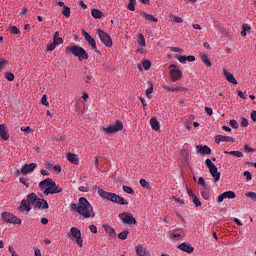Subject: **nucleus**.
Instances as JSON below:
<instances>
[{
    "mask_svg": "<svg viewBox=\"0 0 256 256\" xmlns=\"http://www.w3.org/2000/svg\"><path fill=\"white\" fill-rule=\"evenodd\" d=\"M70 211H72V213H78L79 215H82L84 219H89V217H95L93 206L87 201V198L85 197H81L77 204H71Z\"/></svg>",
    "mask_w": 256,
    "mask_h": 256,
    "instance_id": "1",
    "label": "nucleus"
},
{
    "mask_svg": "<svg viewBox=\"0 0 256 256\" xmlns=\"http://www.w3.org/2000/svg\"><path fill=\"white\" fill-rule=\"evenodd\" d=\"M98 194L103 199H107V201H111L112 203H116L117 205H129V202H127V200H125L123 197H121L115 193H111V192H107L103 189H99Z\"/></svg>",
    "mask_w": 256,
    "mask_h": 256,
    "instance_id": "2",
    "label": "nucleus"
},
{
    "mask_svg": "<svg viewBox=\"0 0 256 256\" xmlns=\"http://www.w3.org/2000/svg\"><path fill=\"white\" fill-rule=\"evenodd\" d=\"M38 199L39 197H37V194L33 192L28 194L27 199L21 201L19 211H27V213H29V211H31V206L35 207Z\"/></svg>",
    "mask_w": 256,
    "mask_h": 256,
    "instance_id": "3",
    "label": "nucleus"
},
{
    "mask_svg": "<svg viewBox=\"0 0 256 256\" xmlns=\"http://www.w3.org/2000/svg\"><path fill=\"white\" fill-rule=\"evenodd\" d=\"M65 53H72V55L78 57L79 61H86V59H89V54H87V51L77 45L67 46Z\"/></svg>",
    "mask_w": 256,
    "mask_h": 256,
    "instance_id": "4",
    "label": "nucleus"
},
{
    "mask_svg": "<svg viewBox=\"0 0 256 256\" xmlns=\"http://www.w3.org/2000/svg\"><path fill=\"white\" fill-rule=\"evenodd\" d=\"M205 163L206 167H208L210 171V174L214 178L215 183H217L219 179H221V172H219L217 166L213 163V161H211V159H206Z\"/></svg>",
    "mask_w": 256,
    "mask_h": 256,
    "instance_id": "5",
    "label": "nucleus"
},
{
    "mask_svg": "<svg viewBox=\"0 0 256 256\" xmlns=\"http://www.w3.org/2000/svg\"><path fill=\"white\" fill-rule=\"evenodd\" d=\"M118 217L122 220L124 225H129V227H133V225H137V220L133 217V214L129 212H123L118 215Z\"/></svg>",
    "mask_w": 256,
    "mask_h": 256,
    "instance_id": "6",
    "label": "nucleus"
},
{
    "mask_svg": "<svg viewBox=\"0 0 256 256\" xmlns=\"http://www.w3.org/2000/svg\"><path fill=\"white\" fill-rule=\"evenodd\" d=\"M2 220L4 221V223H11L12 225H21L20 218L15 216L11 212L2 213Z\"/></svg>",
    "mask_w": 256,
    "mask_h": 256,
    "instance_id": "7",
    "label": "nucleus"
},
{
    "mask_svg": "<svg viewBox=\"0 0 256 256\" xmlns=\"http://www.w3.org/2000/svg\"><path fill=\"white\" fill-rule=\"evenodd\" d=\"M169 69L171 81L175 82L181 80V77H183V72L181 71V69H179L177 65L171 64L169 66Z\"/></svg>",
    "mask_w": 256,
    "mask_h": 256,
    "instance_id": "8",
    "label": "nucleus"
},
{
    "mask_svg": "<svg viewBox=\"0 0 256 256\" xmlns=\"http://www.w3.org/2000/svg\"><path fill=\"white\" fill-rule=\"evenodd\" d=\"M97 35H98L101 43H103V45H105V47H113V40L111 39V36H109V34H107L105 31H103L101 29H98Z\"/></svg>",
    "mask_w": 256,
    "mask_h": 256,
    "instance_id": "9",
    "label": "nucleus"
},
{
    "mask_svg": "<svg viewBox=\"0 0 256 256\" xmlns=\"http://www.w3.org/2000/svg\"><path fill=\"white\" fill-rule=\"evenodd\" d=\"M118 131H123V122L117 120L114 125L103 128V133H108V135H115Z\"/></svg>",
    "mask_w": 256,
    "mask_h": 256,
    "instance_id": "10",
    "label": "nucleus"
},
{
    "mask_svg": "<svg viewBox=\"0 0 256 256\" xmlns=\"http://www.w3.org/2000/svg\"><path fill=\"white\" fill-rule=\"evenodd\" d=\"M82 35L88 45L92 47L96 53H101V51L97 50V41H95L94 38H92L85 30H82Z\"/></svg>",
    "mask_w": 256,
    "mask_h": 256,
    "instance_id": "11",
    "label": "nucleus"
},
{
    "mask_svg": "<svg viewBox=\"0 0 256 256\" xmlns=\"http://www.w3.org/2000/svg\"><path fill=\"white\" fill-rule=\"evenodd\" d=\"M70 233L74 239H76V243L79 247H83V238L81 237V230L77 227H72L70 229Z\"/></svg>",
    "mask_w": 256,
    "mask_h": 256,
    "instance_id": "12",
    "label": "nucleus"
},
{
    "mask_svg": "<svg viewBox=\"0 0 256 256\" xmlns=\"http://www.w3.org/2000/svg\"><path fill=\"white\" fill-rule=\"evenodd\" d=\"M62 192H63V188H61L60 186H57V183L54 182V186L51 185L50 187L44 190V195L45 197H47L48 195H55L56 193H62Z\"/></svg>",
    "mask_w": 256,
    "mask_h": 256,
    "instance_id": "13",
    "label": "nucleus"
},
{
    "mask_svg": "<svg viewBox=\"0 0 256 256\" xmlns=\"http://www.w3.org/2000/svg\"><path fill=\"white\" fill-rule=\"evenodd\" d=\"M215 143L219 145V143H235V138H232L230 136H224V135H216L214 137Z\"/></svg>",
    "mask_w": 256,
    "mask_h": 256,
    "instance_id": "14",
    "label": "nucleus"
},
{
    "mask_svg": "<svg viewBox=\"0 0 256 256\" xmlns=\"http://www.w3.org/2000/svg\"><path fill=\"white\" fill-rule=\"evenodd\" d=\"M235 197H237V195L235 194V192L233 191H226L224 193H222L220 196H218V203H223V201H225V199H235Z\"/></svg>",
    "mask_w": 256,
    "mask_h": 256,
    "instance_id": "15",
    "label": "nucleus"
},
{
    "mask_svg": "<svg viewBox=\"0 0 256 256\" xmlns=\"http://www.w3.org/2000/svg\"><path fill=\"white\" fill-rule=\"evenodd\" d=\"M34 209H40L41 211L49 209V203L43 198H38L36 204L34 205Z\"/></svg>",
    "mask_w": 256,
    "mask_h": 256,
    "instance_id": "16",
    "label": "nucleus"
},
{
    "mask_svg": "<svg viewBox=\"0 0 256 256\" xmlns=\"http://www.w3.org/2000/svg\"><path fill=\"white\" fill-rule=\"evenodd\" d=\"M37 168V163H30L23 166L20 173L22 175H27V173H31V171H34Z\"/></svg>",
    "mask_w": 256,
    "mask_h": 256,
    "instance_id": "17",
    "label": "nucleus"
},
{
    "mask_svg": "<svg viewBox=\"0 0 256 256\" xmlns=\"http://www.w3.org/2000/svg\"><path fill=\"white\" fill-rule=\"evenodd\" d=\"M223 75L225 79L228 81V83H232V85H237V79H235V76L231 74L227 69H223Z\"/></svg>",
    "mask_w": 256,
    "mask_h": 256,
    "instance_id": "18",
    "label": "nucleus"
},
{
    "mask_svg": "<svg viewBox=\"0 0 256 256\" xmlns=\"http://www.w3.org/2000/svg\"><path fill=\"white\" fill-rule=\"evenodd\" d=\"M51 185L55 186V181H53V179L51 178H46L45 180L41 181L38 185V187L40 189H47L49 188Z\"/></svg>",
    "mask_w": 256,
    "mask_h": 256,
    "instance_id": "19",
    "label": "nucleus"
},
{
    "mask_svg": "<svg viewBox=\"0 0 256 256\" xmlns=\"http://www.w3.org/2000/svg\"><path fill=\"white\" fill-rule=\"evenodd\" d=\"M0 137L4 141H9V132L7 131L5 124L0 125Z\"/></svg>",
    "mask_w": 256,
    "mask_h": 256,
    "instance_id": "20",
    "label": "nucleus"
},
{
    "mask_svg": "<svg viewBox=\"0 0 256 256\" xmlns=\"http://www.w3.org/2000/svg\"><path fill=\"white\" fill-rule=\"evenodd\" d=\"M178 249L181 251H184L185 253H193L195 251V248L191 246V244L182 243L178 246Z\"/></svg>",
    "mask_w": 256,
    "mask_h": 256,
    "instance_id": "21",
    "label": "nucleus"
},
{
    "mask_svg": "<svg viewBox=\"0 0 256 256\" xmlns=\"http://www.w3.org/2000/svg\"><path fill=\"white\" fill-rule=\"evenodd\" d=\"M136 253L138 256H151V254H149L147 249L143 248V245L141 244H138L136 246Z\"/></svg>",
    "mask_w": 256,
    "mask_h": 256,
    "instance_id": "22",
    "label": "nucleus"
},
{
    "mask_svg": "<svg viewBox=\"0 0 256 256\" xmlns=\"http://www.w3.org/2000/svg\"><path fill=\"white\" fill-rule=\"evenodd\" d=\"M141 16L144 17L146 21H149L150 23H158L159 19H157L155 16L148 14L147 12H141Z\"/></svg>",
    "mask_w": 256,
    "mask_h": 256,
    "instance_id": "23",
    "label": "nucleus"
},
{
    "mask_svg": "<svg viewBox=\"0 0 256 256\" xmlns=\"http://www.w3.org/2000/svg\"><path fill=\"white\" fill-rule=\"evenodd\" d=\"M197 149L199 151V153H201L202 155H211V148H209V146L207 145H198Z\"/></svg>",
    "mask_w": 256,
    "mask_h": 256,
    "instance_id": "24",
    "label": "nucleus"
},
{
    "mask_svg": "<svg viewBox=\"0 0 256 256\" xmlns=\"http://www.w3.org/2000/svg\"><path fill=\"white\" fill-rule=\"evenodd\" d=\"M67 159L70 161V163H73V165H77L79 163V156L74 153H68Z\"/></svg>",
    "mask_w": 256,
    "mask_h": 256,
    "instance_id": "25",
    "label": "nucleus"
},
{
    "mask_svg": "<svg viewBox=\"0 0 256 256\" xmlns=\"http://www.w3.org/2000/svg\"><path fill=\"white\" fill-rule=\"evenodd\" d=\"M150 125H151L153 131H159L160 125H159V121L157 120V118H151Z\"/></svg>",
    "mask_w": 256,
    "mask_h": 256,
    "instance_id": "26",
    "label": "nucleus"
},
{
    "mask_svg": "<svg viewBox=\"0 0 256 256\" xmlns=\"http://www.w3.org/2000/svg\"><path fill=\"white\" fill-rule=\"evenodd\" d=\"M104 229L107 235H109V237H115V235H117V233L115 232V229L109 225H104Z\"/></svg>",
    "mask_w": 256,
    "mask_h": 256,
    "instance_id": "27",
    "label": "nucleus"
},
{
    "mask_svg": "<svg viewBox=\"0 0 256 256\" xmlns=\"http://www.w3.org/2000/svg\"><path fill=\"white\" fill-rule=\"evenodd\" d=\"M91 15L94 17V19H101V17H103V12H101L99 9H93L91 11Z\"/></svg>",
    "mask_w": 256,
    "mask_h": 256,
    "instance_id": "28",
    "label": "nucleus"
},
{
    "mask_svg": "<svg viewBox=\"0 0 256 256\" xmlns=\"http://www.w3.org/2000/svg\"><path fill=\"white\" fill-rule=\"evenodd\" d=\"M250 31H251V26L249 24L242 25V31H241L242 37H247V32H250Z\"/></svg>",
    "mask_w": 256,
    "mask_h": 256,
    "instance_id": "29",
    "label": "nucleus"
},
{
    "mask_svg": "<svg viewBox=\"0 0 256 256\" xmlns=\"http://www.w3.org/2000/svg\"><path fill=\"white\" fill-rule=\"evenodd\" d=\"M53 42L58 45H63V38L59 37V32H55L53 35Z\"/></svg>",
    "mask_w": 256,
    "mask_h": 256,
    "instance_id": "30",
    "label": "nucleus"
},
{
    "mask_svg": "<svg viewBox=\"0 0 256 256\" xmlns=\"http://www.w3.org/2000/svg\"><path fill=\"white\" fill-rule=\"evenodd\" d=\"M201 61L202 63H204V65H206V67H211V60H209V57L207 56V54H203L201 55Z\"/></svg>",
    "mask_w": 256,
    "mask_h": 256,
    "instance_id": "31",
    "label": "nucleus"
},
{
    "mask_svg": "<svg viewBox=\"0 0 256 256\" xmlns=\"http://www.w3.org/2000/svg\"><path fill=\"white\" fill-rule=\"evenodd\" d=\"M226 155H234V157H243V152L241 151H225Z\"/></svg>",
    "mask_w": 256,
    "mask_h": 256,
    "instance_id": "32",
    "label": "nucleus"
},
{
    "mask_svg": "<svg viewBox=\"0 0 256 256\" xmlns=\"http://www.w3.org/2000/svg\"><path fill=\"white\" fill-rule=\"evenodd\" d=\"M127 235H129V230H123L118 234V239L125 241V239H127Z\"/></svg>",
    "mask_w": 256,
    "mask_h": 256,
    "instance_id": "33",
    "label": "nucleus"
},
{
    "mask_svg": "<svg viewBox=\"0 0 256 256\" xmlns=\"http://www.w3.org/2000/svg\"><path fill=\"white\" fill-rule=\"evenodd\" d=\"M170 19L172 23H183V18L176 16V15H171Z\"/></svg>",
    "mask_w": 256,
    "mask_h": 256,
    "instance_id": "34",
    "label": "nucleus"
},
{
    "mask_svg": "<svg viewBox=\"0 0 256 256\" xmlns=\"http://www.w3.org/2000/svg\"><path fill=\"white\" fill-rule=\"evenodd\" d=\"M139 183H140L141 187H144V189H151V184H149V182H147V180L140 179Z\"/></svg>",
    "mask_w": 256,
    "mask_h": 256,
    "instance_id": "35",
    "label": "nucleus"
},
{
    "mask_svg": "<svg viewBox=\"0 0 256 256\" xmlns=\"http://www.w3.org/2000/svg\"><path fill=\"white\" fill-rule=\"evenodd\" d=\"M62 14H63L65 17H71V8H69L68 6H64V7H63Z\"/></svg>",
    "mask_w": 256,
    "mask_h": 256,
    "instance_id": "36",
    "label": "nucleus"
},
{
    "mask_svg": "<svg viewBox=\"0 0 256 256\" xmlns=\"http://www.w3.org/2000/svg\"><path fill=\"white\" fill-rule=\"evenodd\" d=\"M138 43H139V45H141V47H145L147 45L145 43V36H143V34H139Z\"/></svg>",
    "mask_w": 256,
    "mask_h": 256,
    "instance_id": "37",
    "label": "nucleus"
},
{
    "mask_svg": "<svg viewBox=\"0 0 256 256\" xmlns=\"http://www.w3.org/2000/svg\"><path fill=\"white\" fill-rule=\"evenodd\" d=\"M4 77L7 79V81H15V74L11 72L5 73Z\"/></svg>",
    "mask_w": 256,
    "mask_h": 256,
    "instance_id": "38",
    "label": "nucleus"
},
{
    "mask_svg": "<svg viewBox=\"0 0 256 256\" xmlns=\"http://www.w3.org/2000/svg\"><path fill=\"white\" fill-rule=\"evenodd\" d=\"M7 65H9L8 60L0 59V71H3V69H5V67H7Z\"/></svg>",
    "mask_w": 256,
    "mask_h": 256,
    "instance_id": "39",
    "label": "nucleus"
},
{
    "mask_svg": "<svg viewBox=\"0 0 256 256\" xmlns=\"http://www.w3.org/2000/svg\"><path fill=\"white\" fill-rule=\"evenodd\" d=\"M163 89H165L166 91H169V92H175V91H179L180 90L179 87H171V86H167V85H164Z\"/></svg>",
    "mask_w": 256,
    "mask_h": 256,
    "instance_id": "40",
    "label": "nucleus"
},
{
    "mask_svg": "<svg viewBox=\"0 0 256 256\" xmlns=\"http://www.w3.org/2000/svg\"><path fill=\"white\" fill-rule=\"evenodd\" d=\"M123 191L128 193V195H133L135 193V190L129 186H123Z\"/></svg>",
    "mask_w": 256,
    "mask_h": 256,
    "instance_id": "41",
    "label": "nucleus"
},
{
    "mask_svg": "<svg viewBox=\"0 0 256 256\" xmlns=\"http://www.w3.org/2000/svg\"><path fill=\"white\" fill-rule=\"evenodd\" d=\"M135 3H137V0H130L128 4L129 11H135Z\"/></svg>",
    "mask_w": 256,
    "mask_h": 256,
    "instance_id": "42",
    "label": "nucleus"
},
{
    "mask_svg": "<svg viewBox=\"0 0 256 256\" xmlns=\"http://www.w3.org/2000/svg\"><path fill=\"white\" fill-rule=\"evenodd\" d=\"M175 59L179 60L180 63H187V56L176 55Z\"/></svg>",
    "mask_w": 256,
    "mask_h": 256,
    "instance_id": "43",
    "label": "nucleus"
},
{
    "mask_svg": "<svg viewBox=\"0 0 256 256\" xmlns=\"http://www.w3.org/2000/svg\"><path fill=\"white\" fill-rule=\"evenodd\" d=\"M142 66L144 67V69L147 71L148 69H151V61L149 60H144L142 62Z\"/></svg>",
    "mask_w": 256,
    "mask_h": 256,
    "instance_id": "44",
    "label": "nucleus"
},
{
    "mask_svg": "<svg viewBox=\"0 0 256 256\" xmlns=\"http://www.w3.org/2000/svg\"><path fill=\"white\" fill-rule=\"evenodd\" d=\"M10 33H13L14 35H19L21 33V30L17 28L16 26L10 27Z\"/></svg>",
    "mask_w": 256,
    "mask_h": 256,
    "instance_id": "45",
    "label": "nucleus"
},
{
    "mask_svg": "<svg viewBox=\"0 0 256 256\" xmlns=\"http://www.w3.org/2000/svg\"><path fill=\"white\" fill-rule=\"evenodd\" d=\"M201 195H202V197H203V199H209V190L208 189H203L202 191H201Z\"/></svg>",
    "mask_w": 256,
    "mask_h": 256,
    "instance_id": "46",
    "label": "nucleus"
},
{
    "mask_svg": "<svg viewBox=\"0 0 256 256\" xmlns=\"http://www.w3.org/2000/svg\"><path fill=\"white\" fill-rule=\"evenodd\" d=\"M230 126L233 129H239V122H237V120H230Z\"/></svg>",
    "mask_w": 256,
    "mask_h": 256,
    "instance_id": "47",
    "label": "nucleus"
},
{
    "mask_svg": "<svg viewBox=\"0 0 256 256\" xmlns=\"http://www.w3.org/2000/svg\"><path fill=\"white\" fill-rule=\"evenodd\" d=\"M246 197H249V199H252V201L256 202V193L255 192L246 193Z\"/></svg>",
    "mask_w": 256,
    "mask_h": 256,
    "instance_id": "48",
    "label": "nucleus"
},
{
    "mask_svg": "<svg viewBox=\"0 0 256 256\" xmlns=\"http://www.w3.org/2000/svg\"><path fill=\"white\" fill-rule=\"evenodd\" d=\"M57 43L53 42L47 46V51H55V48L57 47Z\"/></svg>",
    "mask_w": 256,
    "mask_h": 256,
    "instance_id": "49",
    "label": "nucleus"
},
{
    "mask_svg": "<svg viewBox=\"0 0 256 256\" xmlns=\"http://www.w3.org/2000/svg\"><path fill=\"white\" fill-rule=\"evenodd\" d=\"M41 104L49 107V102L47 101V95H43L41 98Z\"/></svg>",
    "mask_w": 256,
    "mask_h": 256,
    "instance_id": "50",
    "label": "nucleus"
},
{
    "mask_svg": "<svg viewBox=\"0 0 256 256\" xmlns=\"http://www.w3.org/2000/svg\"><path fill=\"white\" fill-rule=\"evenodd\" d=\"M19 181L20 183H22V185H25V187L29 188V183L27 182V179L25 177H20Z\"/></svg>",
    "mask_w": 256,
    "mask_h": 256,
    "instance_id": "51",
    "label": "nucleus"
},
{
    "mask_svg": "<svg viewBox=\"0 0 256 256\" xmlns=\"http://www.w3.org/2000/svg\"><path fill=\"white\" fill-rule=\"evenodd\" d=\"M8 251L9 253H11V256H19L17 255V252L15 251V248H13V246H9Z\"/></svg>",
    "mask_w": 256,
    "mask_h": 256,
    "instance_id": "52",
    "label": "nucleus"
},
{
    "mask_svg": "<svg viewBox=\"0 0 256 256\" xmlns=\"http://www.w3.org/2000/svg\"><path fill=\"white\" fill-rule=\"evenodd\" d=\"M198 185H201L202 187H207V184L205 183V178L200 177L198 180Z\"/></svg>",
    "mask_w": 256,
    "mask_h": 256,
    "instance_id": "53",
    "label": "nucleus"
},
{
    "mask_svg": "<svg viewBox=\"0 0 256 256\" xmlns=\"http://www.w3.org/2000/svg\"><path fill=\"white\" fill-rule=\"evenodd\" d=\"M193 203L195 204L196 207H201V200H199V198L194 197Z\"/></svg>",
    "mask_w": 256,
    "mask_h": 256,
    "instance_id": "54",
    "label": "nucleus"
},
{
    "mask_svg": "<svg viewBox=\"0 0 256 256\" xmlns=\"http://www.w3.org/2000/svg\"><path fill=\"white\" fill-rule=\"evenodd\" d=\"M244 177H246L247 181H251V179H253V176H251V172L249 171L244 172Z\"/></svg>",
    "mask_w": 256,
    "mask_h": 256,
    "instance_id": "55",
    "label": "nucleus"
},
{
    "mask_svg": "<svg viewBox=\"0 0 256 256\" xmlns=\"http://www.w3.org/2000/svg\"><path fill=\"white\" fill-rule=\"evenodd\" d=\"M242 127H247L249 125V120L247 118H241Z\"/></svg>",
    "mask_w": 256,
    "mask_h": 256,
    "instance_id": "56",
    "label": "nucleus"
},
{
    "mask_svg": "<svg viewBox=\"0 0 256 256\" xmlns=\"http://www.w3.org/2000/svg\"><path fill=\"white\" fill-rule=\"evenodd\" d=\"M79 191H81L82 193H88L89 186H80Z\"/></svg>",
    "mask_w": 256,
    "mask_h": 256,
    "instance_id": "57",
    "label": "nucleus"
},
{
    "mask_svg": "<svg viewBox=\"0 0 256 256\" xmlns=\"http://www.w3.org/2000/svg\"><path fill=\"white\" fill-rule=\"evenodd\" d=\"M171 51H173L174 53H183V49L179 47H172Z\"/></svg>",
    "mask_w": 256,
    "mask_h": 256,
    "instance_id": "58",
    "label": "nucleus"
},
{
    "mask_svg": "<svg viewBox=\"0 0 256 256\" xmlns=\"http://www.w3.org/2000/svg\"><path fill=\"white\" fill-rule=\"evenodd\" d=\"M89 229H90L91 233H97V226H95L94 224H91L89 226Z\"/></svg>",
    "mask_w": 256,
    "mask_h": 256,
    "instance_id": "59",
    "label": "nucleus"
},
{
    "mask_svg": "<svg viewBox=\"0 0 256 256\" xmlns=\"http://www.w3.org/2000/svg\"><path fill=\"white\" fill-rule=\"evenodd\" d=\"M21 131H23L24 133H29L31 131V127L27 126H22L21 128Z\"/></svg>",
    "mask_w": 256,
    "mask_h": 256,
    "instance_id": "60",
    "label": "nucleus"
},
{
    "mask_svg": "<svg viewBox=\"0 0 256 256\" xmlns=\"http://www.w3.org/2000/svg\"><path fill=\"white\" fill-rule=\"evenodd\" d=\"M205 111H206L207 115H209V116L213 115V108L205 107Z\"/></svg>",
    "mask_w": 256,
    "mask_h": 256,
    "instance_id": "61",
    "label": "nucleus"
},
{
    "mask_svg": "<svg viewBox=\"0 0 256 256\" xmlns=\"http://www.w3.org/2000/svg\"><path fill=\"white\" fill-rule=\"evenodd\" d=\"M250 117H251L252 121H254V122L256 121V111L255 110L251 111Z\"/></svg>",
    "mask_w": 256,
    "mask_h": 256,
    "instance_id": "62",
    "label": "nucleus"
},
{
    "mask_svg": "<svg viewBox=\"0 0 256 256\" xmlns=\"http://www.w3.org/2000/svg\"><path fill=\"white\" fill-rule=\"evenodd\" d=\"M186 61H189L190 63H193V61H195V56H193V55L187 56Z\"/></svg>",
    "mask_w": 256,
    "mask_h": 256,
    "instance_id": "63",
    "label": "nucleus"
},
{
    "mask_svg": "<svg viewBox=\"0 0 256 256\" xmlns=\"http://www.w3.org/2000/svg\"><path fill=\"white\" fill-rule=\"evenodd\" d=\"M151 93H153V85L146 90L147 97H149L151 95Z\"/></svg>",
    "mask_w": 256,
    "mask_h": 256,
    "instance_id": "64",
    "label": "nucleus"
}]
</instances>
